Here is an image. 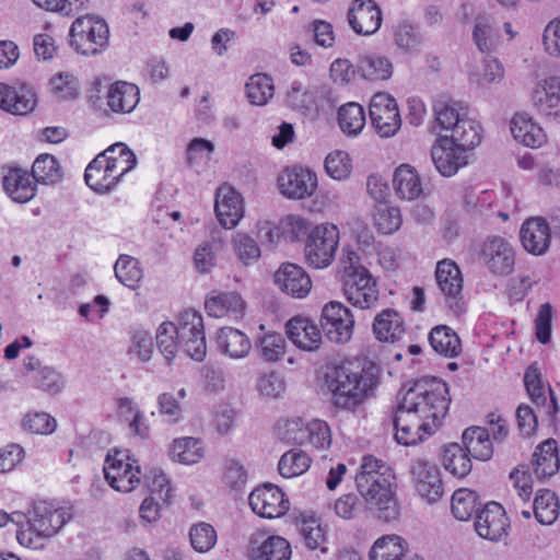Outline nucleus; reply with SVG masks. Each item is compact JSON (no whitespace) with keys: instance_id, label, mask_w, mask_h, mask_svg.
I'll list each match as a JSON object with an SVG mask.
<instances>
[{"instance_id":"bb28decb","label":"nucleus","mask_w":560,"mask_h":560,"mask_svg":"<svg viewBox=\"0 0 560 560\" xmlns=\"http://www.w3.org/2000/svg\"><path fill=\"white\" fill-rule=\"evenodd\" d=\"M37 100L35 92L22 85L19 89L0 82V108L13 115H26L34 110Z\"/></svg>"},{"instance_id":"052dcab7","label":"nucleus","mask_w":560,"mask_h":560,"mask_svg":"<svg viewBox=\"0 0 560 560\" xmlns=\"http://www.w3.org/2000/svg\"><path fill=\"white\" fill-rule=\"evenodd\" d=\"M22 428L32 434H51L57 428V421L47 412L35 411L26 413L22 419Z\"/></svg>"},{"instance_id":"412c9836","label":"nucleus","mask_w":560,"mask_h":560,"mask_svg":"<svg viewBox=\"0 0 560 560\" xmlns=\"http://www.w3.org/2000/svg\"><path fill=\"white\" fill-rule=\"evenodd\" d=\"M509 527V518L506 517L503 506L497 502L488 503L477 514L475 529L477 534L491 541H498L506 536Z\"/></svg>"},{"instance_id":"de8ad7c7","label":"nucleus","mask_w":560,"mask_h":560,"mask_svg":"<svg viewBox=\"0 0 560 560\" xmlns=\"http://www.w3.org/2000/svg\"><path fill=\"white\" fill-rule=\"evenodd\" d=\"M480 504L477 493L469 489H458L452 495V513L459 521L478 514Z\"/></svg>"},{"instance_id":"4be33fe9","label":"nucleus","mask_w":560,"mask_h":560,"mask_svg":"<svg viewBox=\"0 0 560 560\" xmlns=\"http://www.w3.org/2000/svg\"><path fill=\"white\" fill-rule=\"evenodd\" d=\"M382 11L373 0H357L348 11L351 28L360 35H372L381 27Z\"/></svg>"},{"instance_id":"b1692460","label":"nucleus","mask_w":560,"mask_h":560,"mask_svg":"<svg viewBox=\"0 0 560 560\" xmlns=\"http://www.w3.org/2000/svg\"><path fill=\"white\" fill-rule=\"evenodd\" d=\"M520 237L526 252L540 256L550 246L551 229L545 219L530 218L522 224Z\"/></svg>"},{"instance_id":"6ab92c4d","label":"nucleus","mask_w":560,"mask_h":560,"mask_svg":"<svg viewBox=\"0 0 560 560\" xmlns=\"http://www.w3.org/2000/svg\"><path fill=\"white\" fill-rule=\"evenodd\" d=\"M524 384L538 412L552 418L558 411L557 398L549 384L544 383L536 363L527 368Z\"/></svg>"},{"instance_id":"393cba45","label":"nucleus","mask_w":560,"mask_h":560,"mask_svg":"<svg viewBox=\"0 0 560 560\" xmlns=\"http://www.w3.org/2000/svg\"><path fill=\"white\" fill-rule=\"evenodd\" d=\"M214 210L220 224L225 229H233L243 218V199L232 187H220L217 191Z\"/></svg>"},{"instance_id":"37998d69","label":"nucleus","mask_w":560,"mask_h":560,"mask_svg":"<svg viewBox=\"0 0 560 560\" xmlns=\"http://www.w3.org/2000/svg\"><path fill=\"white\" fill-rule=\"evenodd\" d=\"M559 501L555 492L548 489L537 491L533 502V512L540 524H552L559 515Z\"/></svg>"},{"instance_id":"79ce46f5","label":"nucleus","mask_w":560,"mask_h":560,"mask_svg":"<svg viewBox=\"0 0 560 560\" xmlns=\"http://www.w3.org/2000/svg\"><path fill=\"white\" fill-rule=\"evenodd\" d=\"M406 552V541L397 535L376 539L369 551L370 560H400Z\"/></svg>"},{"instance_id":"7ed1b4c3","label":"nucleus","mask_w":560,"mask_h":560,"mask_svg":"<svg viewBox=\"0 0 560 560\" xmlns=\"http://www.w3.org/2000/svg\"><path fill=\"white\" fill-rule=\"evenodd\" d=\"M70 515L47 501L34 502L27 514L13 512L11 522L18 526L16 539L25 547L39 549L69 521Z\"/></svg>"},{"instance_id":"f3484780","label":"nucleus","mask_w":560,"mask_h":560,"mask_svg":"<svg viewBox=\"0 0 560 560\" xmlns=\"http://www.w3.org/2000/svg\"><path fill=\"white\" fill-rule=\"evenodd\" d=\"M481 258L493 275L506 276L514 270L515 254L504 237H487L481 247Z\"/></svg>"},{"instance_id":"9d476101","label":"nucleus","mask_w":560,"mask_h":560,"mask_svg":"<svg viewBox=\"0 0 560 560\" xmlns=\"http://www.w3.org/2000/svg\"><path fill=\"white\" fill-rule=\"evenodd\" d=\"M530 101L541 119L560 125V75H549L537 81Z\"/></svg>"},{"instance_id":"473e14b6","label":"nucleus","mask_w":560,"mask_h":560,"mask_svg":"<svg viewBox=\"0 0 560 560\" xmlns=\"http://www.w3.org/2000/svg\"><path fill=\"white\" fill-rule=\"evenodd\" d=\"M514 139L529 148H539L547 141L544 129L526 114H515L511 120Z\"/></svg>"},{"instance_id":"8fccbe9b","label":"nucleus","mask_w":560,"mask_h":560,"mask_svg":"<svg viewBox=\"0 0 560 560\" xmlns=\"http://www.w3.org/2000/svg\"><path fill=\"white\" fill-rule=\"evenodd\" d=\"M435 121L441 129L453 131L466 116V109L455 102L439 101L433 106Z\"/></svg>"},{"instance_id":"603ef678","label":"nucleus","mask_w":560,"mask_h":560,"mask_svg":"<svg viewBox=\"0 0 560 560\" xmlns=\"http://www.w3.org/2000/svg\"><path fill=\"white\" fill-rule=\"evenodd\" d=\"M171 456L182 464L191 465L200 460L203 452L199 440L187 436L173 442Z\"/></svg>"},{"instance_id":"72a5a7b5","label":"nucleus","mask_w":560,"mask_h":560,"mask_svg":"<svg viewBox=\"0 0 560 560\" xmlns=\"http://www.w3.org/2000/svg\"><path fill=\"white\" fill-rule=\"evenodd\" d=\"M396 195L402 200H416L423 195L422 182L417 170L409 164L398 166L393 176Z\"/></svg>"},{"instance_id":"6e6552de","label":"nucleus","mask_w":560,"mask_h":560,"mask_svg":"<svg viewBox=\"0 0 560 560\" xmlns=\"http://www.w3.org/2000/svg\"><path fill=\"white\" fill-rule=\"evenodd\" d=\"M104 475L108 485L120 492L132 491L141 480V469L137 459L128 451L108 454L104 464Z\"/></svg>"},{"instance_id":"680f3d73","label":"nucleus","mask_w":560,"mask_h":560,"mask_svg":"<svg viewBox=\"0 0 560 560\" xmlns=\"http://www.w3.org/2000/svg\"><path fill=\"white\" fill-rule=\"evenodd\" d=\"M191 547L198 552L211 550L217 542V532L209 523L195 524L189 532Z\"/></svg>"},{"instance_id":"e2e57ef3","label":"nucleus","mask_w":560,"mask_h":560,"mask_svg":"<svg viewBox=\"0 0 560 560\" xmlns=\"http://www.w3.org/2000/svg\"><path fill=\"white\" fill-rule=\"evenodd\" d=\"M326 173L336 180L347 179L352 171L351 160L345 151H335L325 159Z\"/></svg>"},{"instance_id":"ddd939ff","label":"nucleus","mask_w":560,"mask_h":560,"mask_svg":"<svg viewBox=\"0 0 560 560\" xmlns=\"http://www.w3.org/2000/svg\"><path fill=\"white\" fill-rule=\"evenodd\" d=\"M280 192L288 199L303 200L312 197L318 187L316 173L307 167L284 168L278 176Z\"/></svg>"},{"instance_id":"0eeeda50","label":"nucleus","mask_w":560,"mask_h":560,"mask_svg":"<svg viewBox=\"0 0 560 560\" xmlns=\"http://www.w3.org/2000/svg\"><path fill=\"white\" fill-rule=\"evenodd\" d=\"M175 328L184 352L196 361H202L207 354V343L201 314L192 308L183 311Z\"/></svg>"},{"instance_id":"49530a36","label":"nucleus","mask_w":560,"mask_h":560,"mask_svg":"<svg viewBox=\"0 0 560 560\" xmlns=\"http://www.w3.org/2000/svg\"><path fill=\"white\" fill-rule=\"evenodd\" d=\"M479 129V125L466 115L459 120V124L452 131L448 139L453 141V144L460 147L467 152L480 143L481 136Z\"/></svg>"},{"instance_id":"39448f33","label":"nucleus","mask_w":560,"mask_h":560,"mask_svg":"<svg viewBox=\"0 0 560 560\" xmlns=\"http://www.w3.org/2000/svg\"><path fill=\"white\" fill-rule=\"evenodd\" d=\"M69 35L70 44L78 52L93 56L107 47L109 30L104 20L85 15L72 23Z\"/></svg>"},{"instance_id":"20e7f679","label":"nucleus","mask_w":560,"mask_h":560,"mask_svg":"<svg viewBox=\"0 0 560 560\" xmlns=\"http://www.w3.org/2000/svg\"><path fill=\"white\" fill-rule=\"evenodd\" d=\"M402 399L436 428L445 418L451 402L446 383L436 377L417 381Z\"/></svg>"},{"instance_id":"58836bf2","label":"nucleus","mask_w":560,"mask_h":560,"mask_svg":"<svg viewBox=\"0 0 560 560\" xmlns=\"http://www.w3.org/2000/svg\"><path fill=\"white\" fill-rule=\"evenodd\" d=\"M429 342L436 353L447 358H455L462 351L459 337L452 328L444 325L436 326L431 330Z\"/></svg>"},{"instance_id":"c03bdc74","label":"nucleus","mask_w":560,"mask_h":560,"mask_svg":"<svg viewBox=\"0 0 560 560\" xmlns=\"http://www.w3.org/2000/svg\"><path fill=\"white\" fill-rule=\"evenodd\" d=\"M471 456L457 443L450 444L443 452V465L453 476L463 478L471 470Z\"/></svg>"},{"instance_id":"2f4dec72","label":"nucleus","mask_w":560,"mask_h":560,"mask_svg":"<svg viewBox=\"0 0 560 560\" xmlns=\"http://www.w3.org/2000/svg\"><path fill=\"white\" fill-rule=\"evenodd\" d=\"M249 560H290L292 550L290 542L277 535L250 540Z\"/></svg>"},{"instance_id":"cd10ccee","label":"nucleus","mask_w":560,"mask_h":560,"mask_svg":"<svg viewBox=\"0 0 560 560\" xmlns=\"http://www.w3.org/2000/svg\"><path fill=\"white\" fill-rule=\"evenodd\" d=\"M287 335L296 347L305 351H315L322 343L319 328L305 317L291 318L287 323Z\"/></svg>"},{"instance_id":"4468645a","label":"nucleus","mask_w":560,"mask_h":560,"mask_svg":"<svg viewBox=\"0 0 560 560\" xmlns=\"http://www.w3.org/2000/svg\"><path fill=\"white\" fill-rule=\"evenodd\" d=\"M370 118L375 131L383 138L393 137L401 126L396 100L387 93H377L372 97Z\"/></svg>"},{"instance_id":"1a4fd4ad","label":"nucleus","mask_w":560,"mask_h":560,"mask_svg":"<svg viewBox=\"0 0 560 560\" xmlns=\"http://www.w3.org/2000/svg\"><path fill=\"white\" fill-rule=\"evenodd\" d=\"M339 243V231L334 224H320L310 233L305 244L308 266L325 268L332 261Z\"/></svg>"},{"instance_id":"69168bd1","label":"nucleus","mask_w":560,"mask_h":560,"mask_svg":"<svg viewBox=\"0 0 560 560\" xmlns=\"http://www.w3.org/2000/svg\"><path fill=\"white\" fill-rule=\"evenodd\" d=\"M280 231L287 242H295L304 237L310 229V223L301 215L290 214L281 219Z\"/></svg>"},{"instance_id":"bf43d9fd","label":"nucleus","mask_w":560,"mask_h":560,"mask_svg":"<svg viewBox=\"0 0 560 560\" xmlns=\"http://www.w3.org/2000/svg\"><path fill=\"white\" fill-rule=\"evenodd\" d=\"M472 38L481 52L491 51L498 43L499 34L493 23L486 18L478 19L474 31Z\"/></svg>"},{"instance_id":"0e129e2a","label":"nucleus","mask_w":560,"mask_h":560,"mask_svg":"<svg viewBox=\"0 0 560 560\" xmlns=\"http://www.w3.org/2000/svg\"><path fill=\"white\" fill-rule=\"evenodd\" d=\"M299 530L307 548L312 550H326V548L323 547L325 534L317 518H303L299 524Z\"/></svg>"},{"instance_id":"5fc2aeb1","label":"nucleus","mask_w":560,"mask_h":560,"mask_svg":"<svg viewBox=\"0 0 560 560\" xmlns=\"http://www.w3.org/2000/svg\"><path fill=\"white\" fill-rule=\"evenodd\" d=\"M155 339L156 346L166 361L173 360L178 349L182 348L175 324L172 322H164L159 326Z\"/></svg>"},{"instance_id":"f03ea898","label":"nucleus","mask_w":560,"mask_h":560,"mask_svg":"<svg viewBox=\"0 0 560 560\" xmlns=\"http://www.w3.org/2000/svg\"><path fill=\"white\" fill-rule=\"evenodd\" d=\"M394 479L390 467L372 455L362 458L360 471L355 475L359 493L369 509L376 511L378 518L385 522L398 515Z\"/></svg>"},{"instance_id":"f8f14e48","label":"nucleus","mask_w":560,"mask_h":560,"mask_svg":"<svg viewBox=\"0 0 560 560\" xmlns=\"http://www.w3.org/2000/svg\"><path fill=\"white\" fill-rule=\"evenodd\" d=\"M320 326L330 341L345 343L351 339L354 319L348 307L340 302L331 301L323 307Z\"/></svg>"},{"instance_id":"aec40b11","label":"nucleus","mask_w":560,"mask_h":560,"mask_svg":"<svg viewBox=\"0 0 560 560\" xmlns=\"http://www.w3.org/2000/svg\"><path fill=\"white\" fill-rule=\"evenodd\" d=\"M431 159L439 173L445 177L453 176L468 163L467 152L453 144L447 136L441 137L432 147Z\"/></svg>"},{"instance_id":"6e6d98bb","label":"nucleus","mask_w":560,"mask_h":560,"mask_svg":"<svg viewBox=\"0 0 560 560\" xmlns=\"http://www.w3.org/2000/svg\"><path fill=\"white\" fill-rule=\"evenodd\" d=\"M257 348L265 361L276 362L284 355L285 340L281 334L265 332L257 338Z\"/></svg>"},{"instance_id":"a19ab883","label":"nucleus","mask_w":560,"mask_h":560,"mask_svg":"<svg viewBox=\"0 0 560 560\" xmlns=\"http://www.w3.org/2000/svg\"><path fill=\"white\" fill-rule=\"evenodd\" d=\"M338 125L348 137L358 136L365 126V112L354 102L347 103L338 109Z\"/></svg>"},{"instance_id":"13d9d810","label":"nucleus","mask_w":560,"mask_h":560,"mask_svg":"<svg viewBox=\"0 0 560 560\" xmlns=\"http://www.w3.org/2000/svg\"><path fill=\"white\" fill-rule=\"evenodd\" d=\"M373 221L378 232L392 234L400 229L402 217L398 208L382 205L375 208Z\"/></svg>"},{"instance_id":"f257e3e1","label":"nucleus","mask_w":560,"mask_h":560,"mask_svg":"<svg viewBox=\"0 0 560 560\" xmlns=\"http://www.w3.org/2000/svg\"><path fill=\"white\" fill-rule=\"evenodd\" d=\"M380 376V368L372 362L363 365L347 362L328 368L324 387L336 409L355 412L375 397Z\"/></svg>"},{"instance_id":"c756f323","label":"nucleus","mask_w":560,"mask_h":560,"mask_svg":"<svg viewBox=\"0 0 560 560\" xmlns=\"http://www.w3.org/2000/svg\"><path fill=\"white\" fill-rule=\"evenodd\" d=\"M205 307L209 316L240 318L245 311V301L236 292H212L207 296Z\"/></svg>"},{"instance_id":"a18cd8bd","label":"nucleus","mask_w":560,"mask_h":560,"mask_svg":"<svg viewBox=\"0 0 560 560\" xmlns=\"http://www.w3.org/2000/svg\"><path fill=\"white\" fill-rule=\"evenodd\" d=\"M246 96L252 105L264 106L272 98L275 86L272 79L265 73H256L245 85Z\"/></svg>"},{"instance_id":"09e8293b","label":"nucleus","mask_w":560,"mask_h":560,"mask_svg":"<svg viewBox=\"0 0 560 560\" xmlns=\"http://www.w3.org/2000/svg\"><path fill=\"white\" fill-rule=\"evenodd\" d=\"M311 457L301 450L284 453L278 464L279 472L284 478H293L304 474L311 466Z\"/></svg>"},{"instance_id":"c9c22d12","label":"nucleus","mask_w":560,"mask_h":560,"mask_svg":"<svg viewBox=\"0 0 560 560\" xmlns=\"http://www.w3.org/2000/svg\"><path fill=\"white\" fill-rule=\"evenodd\" d=\"M219 350L232 359H242L248 355L252 349L249 338L233 327H223L217 334Z\"/></svg>"},{"instance_id":"9b49d317","label":"nucleus","mask_w":560,"mask_h":560,"mask_svg":"<svg viewBox=\"0 0 560 560\" xmlns=\"http://www.w3.org/2000/svg\"><path fill=\"white\" fill-rule=\"evenodd\" d=\"M435 279L447 307L456 315L465 310L463 299V276L459 267L451 259L438 262Z\"/></svg>"},{"instance_id":"a878e982","label":"nucleus","mask_w":560,"mask_h":560,"mask_svg":"<svg viewBox=\"0 0 560 560\" xmlns=\"http://www.w3.org/2000/svg\"><path fill=\"white\" fill-rule=\"evenodd\" d=\"M120 170L108 164L104 156H96L86 167L84 179L86 185L96 192H107L114 188L120 177Z\"/></svg>"},{"instance_id":"f704fd0d","label":"nucleus","mask_w":560,"mask_h":560,"mask_svg":"<svg viewBox=\"0 0 560 560\" xmlns=\"http://www.w3.org/2000/svg\"><path fill=\"white\" fill-rule=\"evenodd\" d=\"M373 332L380 341L395 342L405 334L404 319L400 314L393 308L383 310L374 318Z\"/></svg>"},{"instance_id":"7c9ffc66","label":"nucleus","mask_w":560,"mask_h":560,"mask_svg":"<svg viewBox=\"0 0 560 560\" xmlns=\"http://www.w3.org/2000/svg\"><path fill=\"white\" fill-rule=\"evenodd\" d=\"M140 101V90L136 84L117 81L109 85L106 104L116 114L131 113Z\"/></svg>"},{"instance_id":"774afa93","label":"nucleus","mask_w":560,"mask_h":560,"mask_svg":"<svg viewBox=\"0 0 560 560\" xmlns=\"http://www.w3.org/2000/svg\"><path fill=\"white\" fill-rule=\"evenodd\" d=\"M233 247L245 265L260 257V248L257 242L247 234L236 233L233 237Z\"/></svg>"},{"instance_id":"3c124183","label":"nucleus","mask_w":560,"mask_h":560,"mask_svg":"<svg viewBox=\"0 0 560 560\" xmlns=\"http://www.w3.org/2000/svg\"><path fill=\"white\" fill-rule=\"evenodd\" d=\"M115 276L124 285L136 289L143 277L140 262L128 255H120L114 266Z\"/></svg>"},{"instance_id":"338daca9","label":"nucleus","mask_w":560,"mask_h":560,"mask_svg":"<svg viewBox=\"0 0 560 560\" xmlns=\"http://www.w3.org/2000/svg\"><path fill=\"white\" fill-rule=\"evenodd\" d=\"M305 439L318 450H326L331 444L330 429L323 420H312L304 428Z\"/></svg>"},{"instance_id":"864d4df0","label":"nucleus","mask_w":560,"mask_h":560,"mask_svg":"<svg viewBox=\"0 0 560 560\" xmlns=\"http://www.w3.org/2000/svg\"><path fill=\"white\" fill-rule=\"evenodd\" d=\"M33 179L38 183L54 184L61 177L60 167L55 156L50 154H40L33 163Z\"/></svg>"},{"instance_id":"e433bc0d","label":"nucleus","mask_w":560,"mask_h":560,"mask_svg":"<svg viewBox=\"0 0 560 560\" xmlns=\"http://www.w3.org/2000/svg\"><path fill=\"white\" fill-rule=\"evenodd\" d=\"M462 440L465 450L472 458L486 462L492 457L493 445L486 428H468L463 432Z\"/></svg>"},{"instance_id":"5701e85b","label":"nucleus","mask_w":560,"mask_h":560,"mask_svg":"<svg viewBox=\"0 0 560 560\" xmlns=\"http://www.w3.org/2000/svg\"><path fill=\"white\" fill-rule=\"evenodd\" d=\"M276 285L293 298H304L312 288V281L306 271L291 262L282 264L273 276Z\"/></svg>"},{"instance_id":"4c0bfd02","label":"nucleus","mask_w":560,"mask_h":560,"mask_svg":"<svg viewBox=\"0 0 560 560\" xmlns=\"http://www.w3.org/2000/svg\"><path fill=\"white\" fill-rule=\"evenodd\" d=\"M558 445L553 439L540 443L533 454L534 471L537 477H549L559 469Z\"/></svg>"},{"instance_id":"423d86ee","label":"nucleus","mask_w":560,"mask_h":560,"mask_svg":"<svg viewBox=\"0 0 560 560\" xmlns=\"http://www.w3.org/2000/svg\"><path fill=\"white\" fill-rule=\"evenodd\" d=\"M394 428L396 441L405 446L424 441L439 429L417 410H413L402 398L394 415Z\"/></svg>"},{"instance_id":"dca6fc26","label":"nucleus","mask_w":560,"mask_h":560,"mask_svg":"<svg viewBox=\"0 0 560 560\" xmlns=\"http://www.w3.org/2000/svg\"><path fill=\"white\" fill-rule=\"evenodd\" d=\"M343 294L347 301L354 307L366 310L378 301V288L371 272L349 275L342 280Z\"/></svg>"},{"instance_id":"2eb2a0df","label":"nucleus","mask_w":560,"mask_h":560,"mask_svg":"<svg viewBox=\"0 0 560 560\" xmlns=\"http://www.w3.org/2000/svg\"><path fill=\"white\" fill-rule=\"evenodd\" d=\"M252 511L265 518L284 515L290 508L289 500L282 490L271 483H265L253 490L248 497Z\"/></svg>"},{"instance_id":"4d7b16f0","label":"nucleus","mask_w":560,"mask_h":560,"mask_svg":"<svg viewBox=\"0 0 560 560\" xmlns=\"http://www.w3.org/2000/svg\"><path fill=\"white\" fill-rule=\"evenodd\" d=\"M97 156H104L105 160H108L109 165L115 164L116 168L120 170V174H126L137 163L133 152L122 142L110 145Z\"/></svg>"},{"instance_id":"a211bd4d","label":"nucleus","mask_w":560,"mask_h":560,"mask_svg":"<svg viewBox=\"0 0 560 560\" xmlns=\"http://www.w3.org/2000/svg\"><path fill=\"white\" fill-rule=\"evenodd\" d=\"M410 474L418 493L429 502H436L443 495V483L439 468L423 458L412 459Z\"/></svg>"},{"instance_id":"ea45409f","label":"nucleus","mask_w":560,"mask_h":560,"mask_svg":"<svg viewBox=\"0 0 560 560\" xmlns=\"http://www.w3.org/2000/svg\"><path fill=\"white\" fill-rule=\"evenodd\" d=\"M358 71L365 80L384 81L392 77L393 63L385 56L371 54L360 59Z\"/></svg>"},{"instance_id":"c85d7f7f","label":"nucleus","mask_w":560,"mask_h":560,"mask_svg":"<svg viewBox=\"0 0 560 560\" xmlns=\"http://www.w3.org/2000/svg\"><path fill=\"white\" fill-rule=\"evenodd\" d=\"M2 186L14 202L25 203L36 195L35 180L27 171L22 168H10L3 176Z\"/></svg>"}]
</instances>
